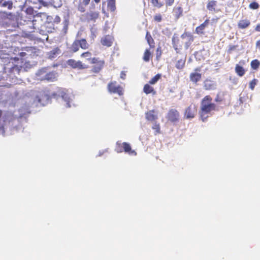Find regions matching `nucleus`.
Segmentation results:
<instances>
[{"instance_id": "2eb2a0df", "label": "nucleus", "mask_w": 260, "mask_h": 260, "mask_svg": "<svg viewBox=\"0 0 260 260\" xmlns=\"http://www.w3.org/2000/svg\"><path fill=\"white\" fill-rule=\"evenodd\" d=\"M90 0H79L77 7L78 11L81 12H84L86 10V7L89 4Z\"/></svg>"}, {"instance_id": "c9c22d12", "label": "nucleus", "mask_w": 260, "mask_h": 260, "mask_svg": "<svg viewBox=\"0 0 260 260\" xmlns=\"http://www.w3.org/2000/svg\"><path fill=\"white\" fill-rule=\"evenodd\" d=\"M161 48L159 47L157 48V49L156 50V59L158 60H159L161 58Z\"/></svg>"}, {"instance_id": "4be33fe9", "label": "nucleus", "mask_w": 260, "mask_h": 260, "mask_svg": "<svg viewBox=\"0 0 260 260\" xmlns=\"http://www.w3.org/2000/svg\"><path fill=\"white\" fill-rule=\"evenodd\" d=\"M235 72L237 74L240 76H243L245 73V70L239 64H237L235 67Z\"/></svg>"}, {"instance_id": "a18cd8bd", "label": "nucleus", "mask_w": 260, "mask_h": 260, "mask_svg": "<svg viewBox=\"0 0 260 260\" xmlns=\"http://www.w3.org/2000/svg\"><path fill=\"white\" fill-rule=\"evenodd\" d=\"M209 23V20L208 19H206L204 22L202 23L205 26L207 27Z\"/></svg>"}, {"instance_id": "37998d69", "label": "nucleus", "mask_w": 260, "mask_h": 260, "mask_svg": "<svg viewBox=\"0 0 260 260\" xmlns=\"http://www.w3.org/2000/svg\"><path fill=\"white\" fill-rule=\"evenodd\" d=\"M126 74L124 71H122L120 73V78L122 79H125Z\"/></svg>"}, {"instance_id": "4468645a", "label": "nucleus", "mask_w": 260, "mask_h": 260, "mask_svg": "<svg viewBox=\"0 0 260 260\" xmlns=\"http://www.w3.org/2000/svg\"><path fill=\"white\" fill-rule=\"evenodd\" d=\"M217 2L215 0H208L206 8L209 12H217Z\"/></svg>"}, {"instance_id": "412c9836", "label": "nucleus", "mask_w": 260, "mask_h": 260, "mask_svg": "<svg viewBox=\"0 0 260 260\" xmlns=\"http://www.w3.org/2000/svg\"><path fill=\"white\" fill-rule=\"evenodd\" d=\"M143 91L146 94H152L153 95L156 93L153 87L150 86L149 84H146L144 85L143 88Z\"/></svg>"}, {"instance_id": "f03ea898", "label": "nucleus", "mask_w": 260, "mask_h": 260, "mask_svg": "<svg viewBox=\"0 0 260 260\" xmlns=\"http://www.w3.org/2000/svg\"><path fill=\"white\" fill-rule=\"evenodd\" d=\"M89 47V45L85 39H76L68 48V49L70 53H74L79 50L80 47L82 49L86 50L88 49Z\"/></svg>"}, {"instance_id": "5fc2aeb1", "label": "nucleus", "mask_w": 260, "mask_h": 260, "mask_svg": "<svg viewBox=\"0 0 260 260\" xmlns=\"http://www.w3.org/2000/svg\"><path fill=\"white\" fill-rule=\"evenodd\" d=\"M94 1L96 3H99L100 2V0H94Z\"/></svg>"}, {"instance_id": "09e8293b", "label": "nucleus", "mask_w": 260, "mask_h": 260, "mask_svg": "<svg viewBox=\"0 0 260 260\" xmlns=\"http://www.w3.org/2000/svg\"><path fill=\"white\" fill-rule=\"evenodd\" d=\"M154 129H156V131L157 132V133H159V127L158 125H155L154 126V127H153Z\"/></svg>"}, {"instance_id": "a211bd4d", "label": "nucleus", "mask_w": 260, "mask_h": 260, "mask_svg": "<svg viewBox=\"0 0 260 260\" xmlns=\"http://www.w3.org/2000/svg\"><path fill=\"white\" fill-rule=\"evenodd\" d=\"M172 42L174 49L176 51L177 53H179L182 49V44L180 42V40L178 38H175L174 37L172 38Z\"/></svg>"}, {"instance_id": "c85d7f7f", "label": "nucleus", "mask_w": 260, "mask_h": 260, "mask_svg": "<svg viewBox=\"0 0 260 260\" xmlns=\"http://www.w3.org/2000/svg\"><path fill=\"white\" fill-rule=\"evenodd\" d=\"M151 52L149 50L146 49L144 53L143 59L145 61L148 62L149 61L150 57H151Z\"/></svg>"}, {"instance_id": "e433bc0d", "label": "nucleus", "mask_w": 260, "mask_h": 260, "mask_svg": "<svg viewBox=\"0 0 260 260\" xmlns=\"http://www.w3.org/2000/svg\"><path fill=\"white\" fill-rule=\"evenodd\" d=\"M222 100H223V99H222V97H221L220 96L219 93H218L216 95V97L215 99V101L216 102H220L222 101Z\"/></svg>"}, {"instance_id": "a19ab883", "label": "nucleus", "mask_w": 260, "mask_h": 260, "mask_svg": "<svg viewBox=\"0 0 260 260\" xmlns=\"http://www.w3.org/2000/svg\"><path fill=\"white\" fill-rule=\"evenodd\" d=\"M151 3L155 6L161 7V5L158 4V0H151Z\"/></svg>"}, {"instance_id": "a878e982", "label": "nucleus", "mask_w": 260, "mask_h": 260, "mask_svg": "<svg viewBox=\"0 0 260 260\" xmlns=\"http://www.w3.org/2000/svg\"><path fill=\"white\" fill-rule=\"evenodd\" d=\"M206 27L202 23L196 28L195 31L198 35H203L205 34V29Z\"/></svg>"}, {"instance_id": "4d7b16f0", "label": "nucleus", "mask_w": 260, "mask_h": 260, "mask_svg": "<svg viewBox=\"0 0 260 260\" xmlns=\"http://www.w3.org/2000/svg\"><path fill=\"white\" fill-rule=\"evenodd\" d=\"M184 35H185L184 34H182V35H181V37L182 38H184Z\"/></svg>"}, {"instance_id": "49530a36", "label": "nucleus", "mask_w": 260, "mask_h": 260, "mask_svg": "<svg viewBox=\"0 0 260 260\" xmlns=\"http://www.w3.org/2000/svg\"><path fill=\"white\" fill-rule=\"evenodd\" d=\"M60 21V18L59 16H56L55 18V19H54V22H56V23H58Z\"/></svg>"}, {"instance_id": "dca6fc26", "label": "nucleus", "mask_w": 260, "mask_h": 260, "mask_svg": "<svg viewBox=\"0 0 260 260\" xmlns=\"http://www.w3.org/2000/svg\"><path fill=\"white\" fill-rule=\"evenodd\" d=\"M60 53V50L58 48H55L47 53L48 58L52 59L55 58Z\"/></svg>"}, {"instance_id": "9d476101", "label": "nucleus", "mask_w": 260, "mask_h": 260, "mask_svg": "<svg viewBox=\"0 0 260 260\" xmlns=\"http://www.w3.org/2000/svg\"><path fill=\"white\" fill-rule=\"evenodd\" d=\"M197 112V108L194 105H190L185 110L184 116L187 119L194 117Z\"/></svg>"}, {"instance_id": "20e7f679", "label": "nucleus", "mask_w": 260, "mask_h": 260, "mask_svg": "<svg viewBox=\"0 0 260 260\" xmlns=\"http://www.w3.org/2000/svg\"><path fill=\"white\" fill-rule=\"evenodd\" d=\"M90 63L93 64L92 66L90 72L94 74L99 73L104 68L105 61L103 59H100L98 57H93L90 61Z\"/></svg>"}, {"instance_id": "f704fd0d", "label": "nucleus", "mask_w": 260, "mask_h": 260, "mask_svg": "<svg viewBox=\"0 0 260 260\" xmlns=\"http://www.w3.org/2000/svg\"><path fill=\"white\" fill-rule=\"evenodd\" d=\"M12 5L13 4L11 1L5 2L2 5L3 7H8L9 9H11L12 8Z\"/></svg>"}, {"instance_id": "aec40b11", "label": "nucleus", "mask_w": 260, "mask_h": 260, "mask_svg": "<svg viewBox=\"0 0 260 260\" xmlns=\"http://www.w3.org/2000/svg\"><path fill=\"white\" fill-rule=\"evenodd\" d=\"M58 94L60 95L62 99L66 102V107H70V99L69 95L63 90L60 91Z\"/></svg>"}, {"instance_id": "c03bdc74", "label": "nucleus", "mask_w": 260, "mask_h": 260, "mask_svg": "<svg viewBox=\"0 0 260 260\" xmlns=\"http://www.w3.org/2000/svg\"><path fill=\"white\" fill-rule=\"evenodd\" d=\"M255 30L256 31H257V32H260V23H258L255 27Z\"/></svg>"}, {"instance_id": "3c124183", "label": "nucleus", "mask_w": 260, "mask_h": 260, "mask_svg": "<svg viewBox=\"0 0 260 260\" xmlns=\"http://www.w3.org/2000/svg\"><path fill=\"white\" fill-rule=\"evenodd\" d=\"M201 71V68H197L194 69V72H200Z\"/></svg>"}, {"instance_id": "1a4fd4ad", "label": "nucleus", "mask_w": 260, "mask_h": 260, "mask_svg": "<svg viewBox=\"0 0 260 260\" xmlns=\"http://www.w3.org/2000/svg\"><path fill=\"white\" fill-rule=\"evenodd\" d=\"M203 87L206 90H213L216 88V83L211 79L207 78L203 82Z\"/></svg>"}, {"instance_id": "5701e85b", "label": "nucleus", "mask_w": 260, "mask_h": 260, "mask_svg": "<svg viewBox=\"0 0 260 260\" xmlns=\"http://www.w3.org/2000/svg\"><path fill=\"white\" fill-rule=\"evenodd\" d=\"M108 8L111 12H114L116 10V1L107 0Z\"/></svg>"}, {"instance_id": "423d86ee", "label": "nucleus", "mask_w": 260, "mask_h": 260, "mask_svg": "<svg viewBox=\"0 0 260 260\" xmlns=\"http://www.w3.org/2000/svg\"><path fill=\"white\" fill-rule=\"evenodd\" d=\"M99 12L95 10V6L94 5L90 7L89 12L85 14V18L88 22H95L99 17Z\"/></svg>"}, {"instance_id": "603ef678", "label": "nucleus", "mask_w": 260, "mask_h": 260, "mask_svg": "<svg viewBox=\"0 0 260 260\" xmlns=\"http://www.w3.org/2000/svg\"><path fill=\"white\" fill-rule=\"evenodd\" d=\"M190 42L188 43H186V48L187 49L189 46H190Z\"/></svg>"}, {"instance_id": "ddd939ff", "label": "nucleus", "mask_w": 260, "mask_h": 260, "mask_svg": "<svg viewBox=\"0 0 260 260\" xmlns=\"http://www.w3.org/2000/svg\"><path fill=\"white\" fill-rule=\"evenodd\" d=\"M113 40V38L111 36L106 35L101 39V43L103 46L109 47L112 46Z\"/></svg>"}, {"instance_id": "bb28decb", "label": "nucleus", "mask_w": 260, "mask_h": 260, "mask_svg": "<svg viewBox=\"0 0 260 260\" xmlns=\"http://www.w3.org/2000/svg\"><path fill=\"white\" fill-rule=\"evenodd\" d=\"M174 12L176 18H179L182 15L183 10L181 7H178L174 9Z\"/></svg>"}, {"instance_id": "8fccbe9b", "label": "nucleus", "mask_w": 260, "mask_h": 260, "mask_svg": "<svg viewBox=\"0 0 260 260\" xmlns=\"http://www.w3.org/2000/svg\"><path fill=\"white\" fill-rule=\"evenodd\" d=\"M26 55V53L24 52H21L19 53V56L21 57H24Z\"/></svg>"}, {"instance_id": "79ce46f5", "label": "nucleus", "mask_w": 260, "mask_h": 260, "mask_svg": "<svg viewBox=\"0 0 260 260\" xmlns=\"http://www.w3.org/2000/svg\"><path fill=\"white\" fill-rule=\"evenodd\" d=\"M237 48V46L232 45L231 46L229 49V52H231V51L235 50Z\"/></svg>"}, {"instance_id": "9b49d317", "label": "nucleus", "mask_w": 260, "mask_h": 260, "mask_svg": "<svg viewBox=\"0 0 260 260\" xmlns=\"http://www.w3.org/2000/svg\"><path fill=\"white\" fill-rule=\"evenodd\" d=\"M122 146L123 147L122 152H124L130 155H137V152L134 150H132L131 146L129 143L127 142H123L122 143Z\"/></svg>"}, {"instance_id": "4c0bfd02", "label": "nucleus", "mask_w": 260, "mask_h": 260, "mask_svg": "<svg viewBox=\"0 0 260 260\" xmlns=\"http://www.w3.org/2000/svg\"><path fill=\"white\" fill-rule=\"evenodd\" d=\"M174 0H165L166 5L167 6H170L173 5Z\"/></svg>"}, {"instance_id": "7ed1b4c3", "label": "nucleus", "mask_w": 260, "mask_h": 260, "mask_svg": "<svg viewBox=\"0 0 260 260\" xmlns=\"http://www.w3.org/2000/svg\"><path fill=\"white\" fill-rule=\"evenodd\" d=\"M39 79L41 80H47L53 81L56 79V73L54 71L48 72L47 68H42L38 71L37 73Z\"/></svg>"}, {"instance_id": "cd10ccee", "label": "nucleus", "mask_w": 260, "mask_h": 260, "mask_svg": "<svg viewBox=\"0 0 260 260\" xmlns=\"http://www.w3.org/2000/svg\"><path fill=\"white\" fill-rule=\"evenodd\" d=\"M250 66L252 69L256 70L260 66V62L258 59H254L251 61Z\"/></svg>"}, {"instance_id": "f257e3e1", "label": "nucleus", "mask_w": 260, "mask_h": 260, "mask_svg": "<svg viewBox=\"0 0 260 260\" xmlns=\"http://www.w3.org/2000/svg\"><path fill=\"white\" fill-rule=\"evenodd\" d=\"M212 98L208 95H206L201 101L200 116L203 121H205L209 117V114L216 109V105L212 103Z\"/></svg>"}, {"instance_id": "13d9d810", "label": "nucleus", "mask_w": 260, "mask_h": 260, "mask_svg": "<svg viewBox=\"0 0 260 260\" xmlns=\"http://www.w3.org/2000/svg\"><path fill=\"white\" fill-rule=\"evenodd\" d=\"M241 62H242V61H240V63H241ZM242 63H244V61H242Z\"/></svg>"}, {"instance_id": "393cba45", "label": "nucleus", "mask_w": 260, "mask_h": 260, "mask_svg": "<svg viewBox=\"0 0 260 260\" xmlns=\"http://www.w3.org/2000/svg\"><path fill=\"white\" fill-rule=\"evenodd\" d=\"M185 61V58L178 60L175 65L176 68L179 70L182 69L184 67Z\"/></svg>"}, {"instance_id": "6e6d98bb", "label": "nucleus", "mask_w": 260, "mask_h": 260, "mask_svg": "<svg viewBox=\"0 0 260 260\" xmlns=\"http://www.w3.org/2000/svg\"><path fill=\"white\" fill-rule=\"evenodd\" d=\"M2 115V111L1 110H0V118L1 117Z\"/></svg>"}, {"instance_id": "2f4dec72", "label": "nucleus", "mask_w": 260, "mask_h": 260, "mask_svg": "<svg viewBox=\"0 0 260 260\" xmlns=\"http://www.w3.org/2000/svg\"><path fill=\"white\" fill-rule=\"evenodd\" d=\"M146 39H147L148 43L149 44L150 46H151L153 44V39H152L151 35L149 32H147L146 33Z\"/></svg>"}, {"instance_id": "de8ad7c7", "label": "nucleus", "mask_w": 260, "mask_h": 260, "mask_svg": "<svg viewBox=\"0 0 260 260\" xmlns=\"http://www.w3.org/2000/svg\"><path fill=\"white\" fill-rule=\"evenodd\" d=\"M256 47L260 49V39L256 42Z\"/></svg>"}, {"instance_id": "f3484780", "label": "nucleus", "mask_w": 260, "mask_h": 260, "mask_svg": "<svg viewBox=\"0 0 260 260\" xmlns=\"http://www.w3.org/2000/svg\"><path fill=\"white\" fill-rule=\"evenodd\" d=\"M250 20L245 19L240 20L238 23V27L240 29H245L250 25Z\"/></svg>"}, {"instance_id": "39448f33", "label": "nucleus", "mask_w": 260, "mask_h": 260, "mask_svg": "<svg viewBox=\"0 0 260 260\" xmlns=\"http://www.w3.org/2000/svg\"><path fill=\"white\" fill-rule=\"evenodd\" d=\"M108 91L110 93H117L119 95L123 94V88L117 84L116 81H111L109 82L107 86Z\"/></svg>"}, {"instance_id": "864d4df0", "label": "nucleus", "mask_w": 260, "mask_h": 260, "mask_svg": "<svg viewBox=\"0 0 260 260\" xmlns=\"http://www.w3.org/2000/svg\"><path fill=\"white\" fill-rule=\"evenodd\" d=\"M193 41V38L192 36H190V41L192 42Z\"/></svg>"}, {"instance_id": "f8f14e48", "label": "nucleus", "mask_w": 260, "mask_h": 260, "mask_svg": "<svg viewBox=\"0 0 260 260\" xmlns=\"http://www.w3.org/2000/svg\"><path fill=\"white\" fill-rule=\"evenodd\" d=\"M202 77V74L198 72H192L189 75L190 81L196 85H197L198 82L201 80Z\"/></svg>"}, {"instance_id": "7c9ffc66", "label": "nucleus", "mask_w": 260, "mask_h": 260, "mask_svg": "<svg viewBox=\"0 0 260 260\" xmlns=\"http://www.w3.org/2000/svg\"><path fill=\"white\" fill-rule=\"evenodd\" d=\"M122 146V144L121 142H119V141L116 142V146H115V151L117 153H122V152L123 147Z\"/></svg>"}, {"instance_id": "ea45409f", "label": "nucleus", "mask_w": 260, "mask_h": 260, "mask_svg": "<svg viewBox=\"0 0 260 260\" xmlns=\"http://www.w3.org/2000/svg\"><path fill=\"white\" fill-rule=\"evenodd\" d=\"M35 19L32 20V23H33L34 27L35 28H36V27H37V26H36V22L37 21V19L36 18H40V16H39L38 15H36L35 17Z\"/></svg>"}, {"instance_id": "bf43d9fd", "label": "nucleus", "mask_w": 260, "mask_h": 260, "mask_svg": "<svg viewBox=\"0 0 260 260\" xmlns=\"http://www.w3.org/2000/svg\"><path fill=\"white\" fill-rule=\"evenodd\" d=\"M3 0H0V3H1Z\"/></svg>"}, {"instance_id": "c756f323", "label": "nucleus", "mask_w": 260, "mask_h": 260, "mask_svg": "<svg viewBox=\"0 0 260 260\" xmlns=\"http://www.w3.org/2000/svg\"><path fill=\"white\" fill-rule=\"evenodd\" d=\"M161 75L160 74L156 75L153 78H152L149 82L150 84H154L156 83L158 80L161 78Z\"/></svg>"}, {"instance_id": "473e14b6", "label": "nucleus", "mask_w": 260, "mask_h": 260, "mask_svg": "<svg viewBox=\"0 0 260 260\" xmlns=\"http://www.w3.org/2000/svg\"><path fill=\"white\" fill-rule=\"evenodd\" d=\"M259 5L256 2H252L249 5V8L252 10H256L258 9Z\"/></svg>"}, {"instance_id": "0eeeda50", "label": "nucleus", "mask_w": 260, "mask_h": 260, "mask_svg": "<svg viewBox=\"0 0 260 260\" xmlns=\"http://www.w3.org/2000/svg\"><path fill=\"white\" fill-rule=\"evenodd\" d=\"M67 64L69 66L71 67L73 69H78L80 70H83L87 69L88 68V65L83 63L81 61H76V60L73 59H69L67 61Z\"/></svg>"}, {"instance_id": "b1692460", "label": "nucleus", "mask_w": 260, "mask_h": 260, "mask_svg": "<svg viewBox=\"0 0 260 260\" xmlns=\"http://www.w3.org/2000/svg\"><path fill=\"white\" fill-rule=\"evenodd\" d=\"M91 56V53L88 51L84 52L80 55L81 58H84L86 60H87L90 63V61H91V59H92Z\"/></svg>"}, {"instance_id": "58836bf2", "label": "nucleus", "mask_w": 260, "mask_h": 260, "mask_svg": "<svg viewBox=\"0 0 260 260\" xmlns=\"http://www.w3.org/2000/svg\"><path fill=\"white\" fill-rule=\"evenodd\" d=\"M154 19L157 22H160L161 20V16L160 15H155L154 17Z\"/></svg>"}, {"instance_id": "6ab92c4d", "label": "nucleus", "mask_w": 260, "mask_h": 260, "mask_svg": "<svg viewBox=\"0 0 260 260\" xmlns=\"http://www.w3.org/2000/svg\"><path fill=\"white\" fill-rule=\"evenodd\" d=\"M146 118L148 120L153 121L157 118V115L154 110H150L146 113Z\"/></svg>"}, {"instance_id": "6e6552de", "label": "nucleus", "mask_w": 260, "mask_h": 260, "mask_svg": "<svg viewBox=\"0 0 260 260\" xmlns=\"http://www.w3.org/2000/svg\"><path fill=\"white\" fill-rule=\"evenodd\" d=\"M179 113L176 109H171L169 110L166 116L167 120L171 122H176L179 120Z\"/></svg>"}, {"instance_id": "72a5a7b5", "label": "nucleus", "mask_w": 260, "mask_h": 260, "mask_svg": "<svg viewBox=\"0 0 260 260\" xmlns=\"http://www.w3.org/2000/svg\"><path fill=\"white\" fill-rule=\"evenodd\" d=\"M258 80L256 79H253L251 81L249 84V87L251 90H253L255 85L257 84Z\"/></svg>"}]
</instances>
